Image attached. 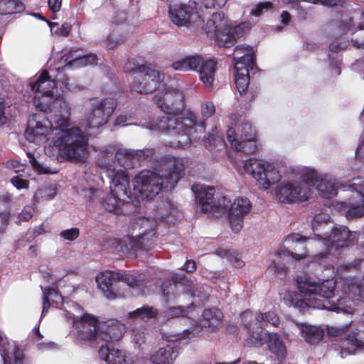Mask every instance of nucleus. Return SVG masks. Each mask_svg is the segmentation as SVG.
<instances>
[{"label":"nucleus","instance_id":"obj_1","mask_svg":"<svg viewBox=\"0 0 364 364\" xmlns=\"http://www.w3.org/2000/svg\"><path fill=\"white\" fill-rule=\"evenodd\" d=\"M55 107L48 117L34 114L28 121L25 137L29 142L43 144L46 154L62 156L70 161H83L89 155L88 137L77 127H70V104L62 99L53 102Z\"/></svg>","mask_w":364,"mask_h":364},{"label":"nucleus","instance_id":"obj_2","mask_svg":"<svg viewBox=\"0 0 364 364\" xmlns=\"http://www.w3.org/2000/svg\"><path fill=\"white\" fill-rule=\"evenodd\" d=\"M336 281L333 279L317 280L300 277L297 279V288L300 294L287 291L284 296V301L287 306L300 311L311 307L344 314L353 313L355 301L364 302V277L348 280L344 284L342 295L336 300L333 299Z\"/></svg>","mask_w":364,"mask_h":364},{"label":"nucleus","instance_id":"obj_3","mask_svg":"<svg viewBox=\"0 0 364 364\" xmlns=\"http://www.w3.org/2000/svg\"><path fill=\"white\" fill-rule=\"evenodd\" d=\"M215 112V107L211 101L201 103L200 114L202 120H198L193 112H187L178 117H166L161 120L159 124L146 125L150 129L156 130H168V133L175 136L168 145L173 147L186 148L192 141L199 140L205 130V121L211 117Z\"/></svg>","mask_w":364,"mask_h":364},{"label":"nucleus","instance_id":"obj_4","mask_svg":"<svg viewBox=\"0 0 364 364\" xmlns=\"http://www.w3.org/2000/svg\"><path fill=\"white\" fill-rule=\"evenodd\" d=\"M185 169L182 158L168 156L161 161L156 171L143 170L134 179V191L141 200H151L164 189L173 188Z\"/></svg>","mask_w":364,"mask_h":364},{"label":"nucleus","instance_id":"obj_5","mask_svg":"<svg viewBox=\"0 0 364 364\" xmlns=\"http://www.w3.org/2000/svg\"><path fill=\"white\" fill-rule=\"evenodd\" d=\"M114 156L120 166L128 169L139 164L145 159V152L143 150L127 149H119L116 151L111 147L104 151L102 159L99 161V165L106 168L107 175L110 178L111 193L118 197L120 201L129 203L132 196L129 180L124 170L117 169L116 166L110 163Z\"/></svg>","mask_w":364,"mask_h":364},{"label":"nucleus","instance_id":"obj_6","mask_svg":"<svg viewBox=\"0 0 364 364\" xmlns=\"http://www.w3.org/2000/svg\"><path fill=\"white\" fill-rule=\"evenodd\" d=\"M173 209V205L170 201H163L154 210V218L151 215L136 218L132 227L134 230H138L139 234L128 236L123 240H110L109 243L112 246L113 252L119 256H124L134 255L139 250H146L156 235L155 229L159 220L171 214Z\"/></svg>","mask_w":364,"mask_h":364},{"label":"nucleus","instance_id":"obj_7","mask_svg":"<svg viewBox=\"0 0 364 364\" xmlns=\"http://www.w3.org/2000/svg\"><path fill=\"white\" fill-rule=\"evenodd\" d=\"M290 166H284L259 159L250 158L243 163L245 173L250 175L264 190L282 183Z\"/></svg>","mask_w":364,"mask_h":364},{"label":"nucleus","instance_id":"obj_8","mask_svg":"<svg viewBox=\"0 0 364 364\" xmlns=\"http://www.w3.org/2000/svg\"><path fill=\"white\" fill-rule=\"evenodd\" d=\"M184 95L183 92L172 87L164 86L154 96V102L163 111L166 115L149 121L141 122V126L149 130L154 132H164L167 136L175 139V136L168 133V130H156L150 129L146 125H152L159 124L160 121L166 117H178L181 115H177V113L183 107Z\"/></svg>","mask_w":364,"mask_h":364},{"label":"nucleus","instance_id":"obj_9","mask_svg":"<svg viewBox=\"0 0 364 364\" xmlns=\"http://www.w3.org/2000/svg\"><path fill=\"white\" fill-rule=\"evenodd\" d=\"M115 279L127 284L132 289V294L134 296L146 295L151 293L145 282L141 279V275L136 273L114 272L105 271L99 273L95 278L98 288L102 291L104 296L109 299L116 298V294L112 289V284Z\"/></svg>","mask_w":364,"mask_h":364},{"label":"nucleus","instance_id":"obj_10","mask_svg":"<svg viewBox=\"0 0 364 364\" xmlns=\"http://www.w3.org/2000/svg\"><path fill=\"white\" fill-rule=\"evenodd\" d=\"M229 119L231 126L227 129L226 137L231 148L247 154L255 153L257 151V136L252 124L248 122L237 124L239 121L237 115L232 114Z\"/></svg>","mask_w":364,"mask_h":364},{"label":"nucleus","instance_id":"obj_11","mask_svg":"<svg viewBox=\"0 0 364 364\" xmlns=\"http://www.w3.org/2000/svg\"><path fill=\"white\" fill-rule=\"evenodd\" d=\"M125 70L132 79V88L140 94H149L160 87L164 74L151 67L128 62Z\"/></svg>","mask_w":364,"mask_h":364},{"label":"nucleus","instance_id":"obj_12","mask_svg":"<svg viewBox=\"0 0 364 364\" xmlns=\"http://www.w3.org/2000/svg\"><path fill=\"white\" fill-rule=\"evenodd\" d=\"M72 308L73 311L65 309L63 316L73 322V333L75 340L82 344H97V318L87 314L76 315L75 311L80 312V308L77 304H73Z\"/></svg>","mask_w":364,"mask_h":364},{"label":"nucleus","instance_id":"obj_13","mask_svg":"<svg viewBox=\"0 0 364 364\" xmlns=\"http://www.w3.org/2000/svg\"><path fill=\"white\" fill-rule=\"evenodd\" d=\"M46 70H44L36 81L29 82V86L34 92L33 104L39 110L43 112H52L53 109H60L55 107L53 102L57 99L65 100L61 95H53V90L56 87V82L52 80Z\"/></svg>","mask_w":364,"mask_h":364},{"label":"nucleus","instance_id":"obj_14","mask_svg":"<svg viewBox=\"0 0 364 364\" xmlns=\"http://www.w3.org/2000/svg\"><path fill=\"white\" fill-rule=\"evenodd\" d=\"M174 70L187 72L196 70L199 73L200 81L207 87H211L215 80L216 61L212 58H203L200 55H188L172 63Z\"/></svg>","mask_w":364,"mask_h":364},{"label":"nucleus","instance_id":"obj_15","mask_svg":"<svg viewBox=\"0 0 364 364\" xmlns=\"http://www.w3.org/2000/svg\"><path fill=\"white\" fill-rule=\"evenodd\" d=\"M179 291H186L187 294H190L191 296L195 299L192 301L191 305L196 306L207 300L210 288L207 285L202 284L195 286L192 281L186 278L183 279L181 282L166 280L161 285L162 294L166 297L167 301L176 299Z\"/></svg>","mask_w":364,"mask_h":364},{"label":"nucleus","instance_id":"obj_16","mask_svg":"<svg viewBox=\"0 0 364 364\" xmlns=\"http://www.w3.org/2000/svg\"><path fill=\"white\" fill-rule=\"evenodd\" d=\"M275 198L286 204H299L309 200L311 192L306 185L296 180L287 171V177L274 190Z\"/></svg>","mask_w":364,"mask_h":364},{"label":"nucleus","instance_id":"obj_17","mask_svg":"<svg viewBox=\"0 0 364 364\" xmlns=\"http://www.w3.org/2000/svg\"><path fill=\"white\" fill-rule=\"evenodd\" d=\"M116 107L117 102L112 97L91 100L85 115V127L94 129L107 124Z\"/></svg>","mask_w":364,"mask_h":364},{"label":"nucleus","instance_id":"obj_18","mask_svg":"<svg viewBox=\"0 0 364 364\" xmlns=\"http://www.w3.org/2000/svg\"><path fill=\"white\" fill-rule=\"evenodd\" d=\"M169 17L178 27H187L196 31L204 28V20L196 11L195 2L170 6Z\"/></svg>","mask_w":364,"mask_h":364},{"label":"nucleus","instance_id":"obj_19","mask_svg":"<svg viewBox=\"0 0 364 364\" xmlns=\"http://www.w3.org/2000/svg\"><path fill=\"white\" fill-rule=\"evenodd\" d=\"M222 318L223 313L220 309L217 308L206 309L203 312L202 319L199 325L191 326L182 333L168 336L166 340L168 342L191 340L195 336H199L203 328H208L211 331H214L220 326Z\"/></svg>","mask_w":364,"mask_h":364},{"label":"nucleus","instance_id":"obj_20","mask_svg":"<svg viewBox=\"0 0 364 364\" xmlns=\"http://www.w3.org/2000/svg\"><path fill=\"white\" fill-rule=\"evenodd\" d=\"M247 333L252 338V343L255 346L265 343L269 351L279 359H283L287 355V347L280 336L276 333L263 332L261 328L255 331L247 328Z\"/></svg>","mask_w":364,"mask_h":364},{"label":"nucleus","instance_id":"obj_21","mask_svg":"<svg viewBox=\"0 0 364 364\" xmlns=\"http://www.w3.org/2000/svg\"><path fill=\"white\" fill-rule=\"evenodd\" d=\"M356 235V232H350L346 226L336 225L332 228L330 235L321 238V242L326 247V254L330 255L334 250L348 246L353 242Z\"/></svg>","mask_w":364,"mask_h":364},{"label":"nucleus","instance_id":"obj_22","mask_svg":"<svg viewBox=\"0 0 364 364\" xmlns=\"http://www.w3.org/2000/svg\"><path fill=\"white\" fill-rule=\"evenodd\" d=\"M349 190L355 191L356 197L350 199L346 204V218L348 219L364 215V180L354 178L348 184Z\"/></svg>","mask_w":364,"mask_h":364},{"label":"nucleus","instance_id":"obj_23","mask_svg":"<svg viewBox=\"0 0 364 364\" xmlns=\"http://www.w3.org/2000/svg\"><path fill=\"white\" fill-rule=\"evenodd\" d=\"M307 241H309L307 237H304L299 234H291L284 240V249L278 250L276 256L280 259L288 257L299 260L306 255L304 242Z\"/></svg>","mask_w":364,"mask_h":364},{"label":"nucleus","instance_id":"obj_24","mask_svg":"<svg viewBox=\"0 0 364 364\" xmlns=\"http://www.w3.org/2000/svg\"><path fill=\"white\" fill-rule=\"evenodd\" d=\"M252 204L245 197H237L230 204L228 210V219L230 227L235 232H239L243 225L245 216L250 211Z\"/></svg>","mask_w":364,"mask_h":364},{"label":"nucleus","instance_id":"obj_25","mask_svg":"<svg viewBox=\"0 0 364 364\" xmlns=\"http://www.w3.org/2000/svg\"><path fill=\"white\" fill-rule=\"evenodd\" d=\"M229 21L223 14H213L208 19L204 28L200 31H205L207 36L212 38H215L220 43H223L228 30Z\"/></svg>","mask_w":364,"mask_h":364},{"label":"nucleus","instance_id":"obj_26","mask_svg":"<svg viewBox=\"0 0 364 364\" xmlns=\"http://www.w3.org/2000/svg\"><path fill=\"white\" fill-rule=\"evenodd\" d=\"M0 353L4 364H28L23 350L13 341H9L0 334Z\"/></svg>","mask_w":364,"mask_h":364},{"label":"nucleus","instance_id":"obj_27","mask_svg":"<svg viewBox=\"0 0 364 364\" xmlns=\"http://www.w3.org/2000/svg\"><path fill=\"white\" fill-rule=\"evenodd\" d=\"M124 333V326L118 321H107L98 323L97 344L100 341L114 342L119 341Z\"/></svg>","mask_w":364,"mask_h":364},{"label":"nucleus","instance_id":"obj_28","mask_svg":"<svg viewBox=\"0 0 364 364\" xmlns=\"http://www.w3.org/2000/svg\"><path fill=\"white\" fill-rule=\"evenodd\" d=\"M288 172L296 180L306 185L311 193V187L315 186L318 181L322 179L323 175V173L311 166H290Z\"/></svg>","mask_w":364,"mask_h":364},{"label":"nucleus","instance_id":"obj_29","mask_svg":"<svg viewBox=\"0 0 364 364\" xmlns=\"http://www.w3.org/2000/svg\"><path fill=\"white\" fill-rule=\"evenodd\" d=\"M65 65L61 68L62 71L68 68H78L86 65L97 63V57L94 54L85 55L81 50H71L64 55Z\"/></svg>","mask_w":364,"mask_h":364},{"label":"nucleus","instance_id":"obj_30","mask_svg":"<svg viewBox=\"0 0 364 364\" xmlns=\"http://www.w3.org/2000/svg\"><path fill=\"white\" fill-rule=\"evenodd\" d=\"M178 355V349L173 345L160 348L150 359H140L139 364H172Z\"/></svg>","mask_w":364,"mask_h":364},{"label":"nucleus","instance_id":"obj_31","mask_svg":"<svg viewBox=\"0 0 364 364\" xmlns=\"http://www.w3.org/2000/svg\"><path fill=\"white\" fill-rule=\"evenodd\" d=\"M192 191L200 207V211L203 213H209L213 208L212 203L215 193L214 188L203 185H193Z\"/></svg>","mask_w":364,"mask_h":364},{"label":"nucleus","instance_id":"obj_32","mask_svg":"<svg viewBox=\"0 0 364 364\" xmlns=\"http://www.w3.org/2000/svg\"><path fill=\"white\" fill-rule=\"evenodd\" d=\"M98 355L107 364H136L122 350L110 348L107 345L100 346ZM136 364H139V361Z\"/></svg>","mask_w":364,"mask_h":364},{"label":"nucleus","instance_id":"obj_33","mask_svg":"<svg viewBox=\"0 0 364 364\" xmlns=\"http://www.w3.org/2000/svg\"><path fill=\"white\" fill-rule=\"evenodd\" d=\"M239 61L235 64V82L238 92L242 94L246 91L250 83L249 70H253Z\"/></svg>","mask_w":364,"mask_h":364},{"label":"nucleus","instance_id":"obj_34","mask_svg":"<svg viewBox=\"0 0 364 364\" xmlns=\"http://www.w3.org/2000/svg\"><path fill=\"white\" fill-rule=\"evenodd\" d=\"M63 304V297L53 287L46 288L43 291V309L41 317L48 312L49 307L54 305L56 308H60Z\"/></svg>","mask_w":364,"mask_h":364},{"label":"nucleus","instance_id":"obj_35","mask_svg":"<svg viewBox=\"0 0 364 364\" xmlns=\"http://www.w3.org/2000/svg\"><path fill=\"white\" fill-rule=\"evenodd\" d=\"M250 24L246 22H242L238 25H232L229 22L228 30L226 33V36L223 46L229 47L233 44L234 42L239 38L245 35L250 29Z\"/></svg>","mask_w":364,"mask_h":364},{"label":"nucleus","instance_id":"obj_36","mask_svg":"<svg viewBox=\"0 0 364 364\" xmlns=\"http://www.w3.org/2000/svg\"><path fill=\"white\" fill-rule=\"evenodd\" d=\"M232 54L235 64L241 61L245 63V65L254 68L255 58L252 47L245 45L237 46L235 47Z\"/></svg>","mask_w":364,"mask_h":364},{"label":"nucleus","instance_id":"obj_37","mask_svg":"<svg viewBox=\"0 0 364 364\" xmlns=\"http://www.w3.org/2000/svg\"><path fill=\"white\" fill-rule=\"evenodd\" d=\"M315 186L322 197L331 198L337 194L338 186L336 179L325 174L322 175V179Z\"/></svg>","mask_w":364,"mask_h":364},{"label":"nucleus","instance_id":"obj_38","mask_svg":"<svg viewBox=\"0 0 364 364\" xmlns=\"http://www.w3.org/2000/svg\"><path fill=\"white\" fill-rule=\"evenodd\" d=\"M157 310L151 306H143L127 314V323L137 321H148L157 316ZM132 323H130V326Z\"/></svg>","mask_w":364,"mask_h":364},{"label":"nucleus","instance_id":"obj_39","mask_svg":"<svg viewBox=\"0 0 364 364\" xmlns=\"http://www.w3.org/2000/svg\"><path fill=\"white\" fill-rule=\"evenodd\" d=\"M301 331L303 338L309 343H315L321 340L324 330L320 326L307 323L301 325Z\"/></svg>","mask_w":364,"mask_h":364},{"label":"nucleus","instance_id":"obj_40","mask_svg":"<svg viewBox=\"0 0 364 364\" xmlns=\"http://www.w3.org/2000/svg\"><path fill=\"white\" fill-rule=\"evenodd\" d=\"M359 16L358 13H353L352 16L350 14H342L340 19V25L344 31L355 32L358 29H364V12L360 14L361 21L358 24L354 23L355 17Z\"/></svg>","mask_w":364,"mask_h":364},{"label":"nucleus","instance_id":"obj_41","mask_svg":"<svg viewBox=\"0 0 364 364\" xmlns=\"http://www.w3.org/2000/svg\"><path fill=\"white\" fill-rule=\"evenodd\" d=\"M23 9V5L18 0H0V14L1 15L20 13Z\"/></svg>","mask_w":364,"mask_h":364},{"label":"nucleus","instance_id":"obj_42","mask_svg":"<svg viewBox=\"0 0 364 364\" xmlns=\"http://www.w3.org/2000/svg\"><path fill=\"white\" fill-rule=\"evenodd\" d=\"M59 73L55 77V80L63 86V92H77L84 89L83 86L80 85L74 80H70L66 75L62 74V72L58 68Z\"/></svg>","mask_w":364,"mask_h":364},{"label":"nucleus","instance_id":"obj_43","mask_svg":"<svg viewBox=\"0 0 364 364\" xmlns=\"http://www.w3.org/2000/svg\"><path fill=\"white\" fill-rule=\"evenodd\" d=\"M127 203V201H120L119 200H118V197L114 196H113V194L111 193L105 199L103 205L105 208L108 211L119 213V206Z\"/></svg>","mask_w":364,"mask_h":364},{"label":"nucleus","instance_id":"obj_44","mask_svg":"<svg viewBox=\"0 0 364 364\" xmlns=\"http://www.w3.org/2000/svg\"><path fill=\"white\" fill-rule=\"evenodd\" d=\"M329 219V215L325 213H321L314 216L312 220V229L314 232L318 231V233H316L315 235L319 239L322 237L320 234L319 228H322L323 225H326Z\"/></svg>","mask_w":364,"mask_h":364},{"label":"nucleus","instance_id":"obj_45","mask_svg":"<svg viewBox=\"0 0 364 364\" xmlns=\"http://www.w3.org/2000/svg\"><path fill=\"white\" fill-rule=\"evenodd\" d=\"M257 324L262 325V323L267 322L273 326H277L279 323V318L274 312H268L265 314L259 313L255 317Z\"/></svg>","mask_w":364,"mask_h":364},{"label":"nucleus","instance_id":"obj_46","mask_svg":"<svg viewBox=\"0 0 364 364\" xmlns=\"http://www.w3.org/2000/svg\"><path fill=\"white\" fill-rule=\"evenodd\" d=\"M346 341L348 344H350L351 347L353 348V349L346 350L345 352L341 351V355L342 358L344 357V354L349 355L355 353L356 350L362 348L364 345V343L358 338V335L356 333L349 334Z\"/></svg>","mask_w":364,"mask_h":364},{"label":"nucleus","instance_id":"obj_47","mask_svg":"<svg viewBox=\"0 0 364 364\" xmlns=\"http://www.w3.org/2000/svg\"><path fill=\"white\" fill-rule=\"evenodd\" d=\"M55 189L53 186H45L38 189L34 198L36 201L50 200L55 196Z\"/></svg>","mask_w":364,"mask_h":364},{"label":"nucleus","instance_id":"obj_48","mask_svg":"<svg viewBox=\"0 0 364 364\" xmlns=\"http://www.w3.org/2000/svg\"><path fill=\"white\" fill-rule=\"evenodd\" d=\"M218 254L221 257H226L230 263L236 268H241L244 266V262L237 256L230 253L228 250H220Z\"/></svg>","mask_w":364,"mask_h":364},{"label":"nucleus","instance_id":"obj_49","mask_svg":"<svg viewBox=\"0 0 364 364\" xmlns=\"http://www.w3.org/2000/svg\"><path fill=\"white\" fill-rule=\"evenodd\" d=\"M28 156L33 169L39 174L56 173L55 171H51L49 167L38 163L32 154L28 153Z\"/></svg>","mask_w":364,"mask_h":364},{"label":"nucleus","instance_id":"obj_50","mask_svg":"<svg viewBox=\"0 0 364 364\" xmlns=\"http://www.w3.org/2000/svg\"><path fill=\"white\" fill-rule=\"evenodd\" d=\"M272 8V4L271 2H269V1L260 2V3L257 4V5H255L252 8L250 14H251V15L255 16H259L263 13L267 11L268 10H269Z\"/></svg>","mask_w":364,"mask_h":364},{"label":"nucleus","instance_id":"obj_51","mask_svg":"<svg viewBox=\"0 0 364 364\" xmlns=\"http://www.w3.org/2000/svg\"><path fill=\"white\" fill-rule=\"evenodd\" d=\"M80 235L79 229L77 228H72L63 230L60 233V236L65 240L73 241L76 240Z\"/></svg>","mask_w":364,"mask_h":364},{"label":"nucleus","instance_id":"obj_52","mask_svg":"<svg viewBox=\"0 0 364 364\" xmlns=\"http://www.w3.org/2000/svg\"><path fill=\"white\" fill-rule=\"evenodd\" d=\"M228 0H201V5L205 9L221 8Z\"/></svg>","mask_w":364,"mask_h":364},{"label":"nucleus","instance_id":"obj_53","mask_svg":"<svg viewBox=\"0 0 364 364\" xmlns=\"http://www.w3.org/2000/svg\"><path fill=\"white\" fill-rule=\"evenodd\" d=\"M132 341L136 343L141 345V343H144L145 341V332L143 329H132Z\"/></svg>","mask_w":364,"mask_h":364},{"label":"nucleus","instance_id":"obj_54","mask_svg":"<svg viewBox=\"0 0 364 364\" xmlns=\"http://www.w3.org/2000/svg\"><path fill=\"white\" fill-rule=\"evenodd\" d=\"M231 201L226 196H220L218 198L217 205L213 206L215 208H217L218 211H226L231 204Z\"/></svg>","mask_w":364,"mask_h":364},{"label":"nucleus","instance_id":"obj_55","mask_svg":"<svg viewBox=\"0 0 364 364\" xmlns=\"http://www.w3.org/2000/svg\"><path fill=\"white\" fill-rule=\"evenodd\" d=\"M34 213V208L32 206L26 205L18 215V219L21 221H28L30 220Z\"/></svg>","mask_w":364,"mask_h":364},{"label":"nucleus","instance_id":"obj_56","mask_svg":"<svg viewBox=\"0 0 364 364\" xmlns=\"http://www.w3.org/2000/svg\"><path fill=\"white\" fill-rule=\"evenodd\" d=\"M122 38H119L114 34H112L107 40V48L109 50L114 49L117 45L122 42Z\"/></svg>","mask_w":364,"mask_h":364},{"label":"nucleus","instance_id":"obj_57","mask_svg":"<svg viewBox=\"0 0 364 364\" xmlns=\"http://www.w3.org/2000/svg\"><path fill=\"white\" fill-rule=\"evenodd\" d=\"M349 325L342 326L341 328L330 326L327 327V332L330 336H338L344 333L348 328Z\"/></svg>","mask_w":364,"mask_h":364},{"label":"nucleus","instance_id":"obj_58","mask_svg":"<svg viewBox=\"0 0 364 364\" xmlns=\"http://www.w3.org/2000/svg\"><path fill=\"white\" fill-rule=\"evenodd\" d=\"M168 311V314L170 316L177 317L180 316H183L187 312V309H185L183 306H179L170 307Z\"/></svg>","mask_w":364,"mask_h":364},{"label":"nucleus","instance_id":"obj_59","mask_svg":"<svg viewBox=\"0 0 364 364\" xmlns=\"http://www.w3.org/2000/svg\"><path fill=\"white\" fill-rule=\"evenodd\" d=\"M12 184L18 189L28 188V181L19 177H13L11 178Z\"/></svg>","mask_w":364,"mask_h":364},{"label":"nucleus","instance_id":"obj_60","mask_svg":"<svg viewBox=\"0 0 364 364\" xmlns=\"http://www.w3.org/2000/svg\"><path fill=\"white\" fill-rule=\"evenodd\" d=\"M49 8L53 11V13H56L60 11L61 8V0H48V1Z\"/></svg>","mask_w":364,"mask_h":364},{"label":"nucleus","instance_id":"obj_61","mask_svg":"<svg viewBox=\"0 0 364 364\" xmlns=\"http://www.w3.org/2000/svg\"><path fill=\"white\" fill-rule=\"evenodd\" d=\"M181 269L192 272L196 269V262L193 260H187Z\"/></svg>","mask_w":364,"mask_h":364},{"label":"nucleus","instance_id":"obj_62","mask_svg":"<svg viewBox=\"0 0 364 364\" xmlns=\"http://www.w3.org/2000/svg\"><path fill=\"white\" fill-rule=\"evenodd\" d=\"M331 73L333 76H337L341 73L339 60L331 65Z\"/></svg>","mask_w":364,"mask_h":364},{"label":"nucleus","instance_id":"obj_63","mask_svg":"<svg viewBox=\"0 0 364 364\" xmlns=\"http://www.w3.org/2000/svg\"><path fill=\"white\" fill-rule=\"evenodd\" d=\"M4 109V105L0 102V127L5 124L7 122V117L5 115Z\"/></svg>","mask_w":364,"mask_h":364},{"label":"nucleus","instance_id":"obj_64","mask_svg":"<svg viewBox=\"0 0 364 364\" xmlns=\"http://www.w3.org/2000/svg\"><path fill=\"white\" fill-rule=\"evenodd\" d=\"M291 21V15L289 12L284 11L281 14V22L283 25H288Z\"/></svg>","mask_w":364,"mask_h":364}]
</instances>
